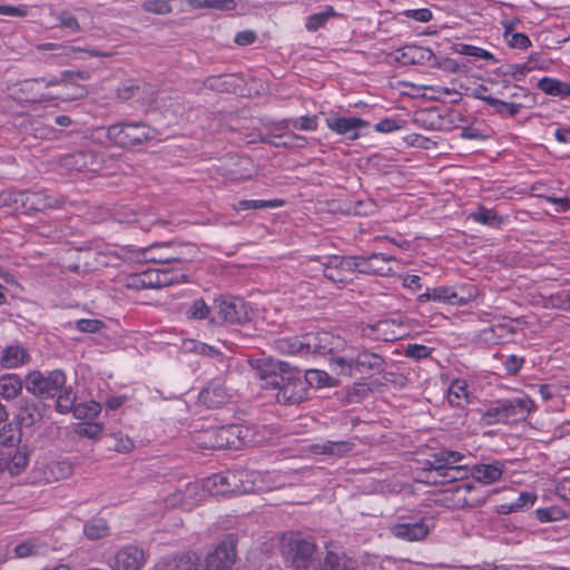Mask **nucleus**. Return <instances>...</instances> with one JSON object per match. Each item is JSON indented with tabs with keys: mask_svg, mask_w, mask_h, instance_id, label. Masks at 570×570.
<instances>
[{
	"mask_svg": "<svg viewBox=\"0 0 570 570\" xmlns=\"http://www.w3.org/2000/svg\"><path fill=\"white\" fill-rule=\"evenodd\" d=\"M262 389L275 390L281 404H298L306 399V382L298 370L285 362H269L258 368Z\"/></svg>",
	"mask_w": 570,
	"mask_h": 570,
	"instance_id": "obj_1",
	"label": "nucleus"
},
{
	"mask_svg": "<svg viewBox=\"0 0 570 570\" xmlns=\"http://www.w3.org/2000/svg\"><path fill=\"white\" fill-rule=\"evenodd\" d=\"M157 130L145 122H118L107 128V138L116 146L130 149L155 139Z\"/></svg>",
	"mask_w": 570,
	"mask_h": 570,
	"instance_id": "obj_2",
	"label": "nucleus"
},
{
	"mask_svg": "<svg viewBox=\"0 0 570 570\" xmlns=\"http://www.w3.org/2000/svg\"><path fill=\"white\" fill-rule=\"evenodd\" d=\"M66 384V374L61 370L31 371L24 377L26 390L40 400L53 399Z\"/></svg>",
	"mask_w": 570,
	"mask_h": 570,
	"instance_id": "obj_3",
	"label": "nucleus"
},
{
	"mask_svg": "<svg viewBox=\"0 0 570 570\" xmlns=\"http://www.w3.org/2000/svg\"><path fill=\"white\" fill-rule=\"evenodd\" d=\"M281 551L295 570H306L313 560L316 544L297 533L284 534Z\"/></svg>",
	"mask_w": 570,
	"mask_h": 570,
	"instance_id": "obj_4",
	"label": "nucleus"
},
{
	"mask_svg": "<svg viewBox=\"0 0 570 570\" xmlns=\"http://www.w3.org/2000/svg\"><path fill=\"white\" fill-rule=\"evenodd\" d=\"M219 323L244 324L250 320L252 308L240 297L222 296L215 299Z\"/></svg>",
	"mask_w": 570,
	"mask_h": 570,
	"instance_id": "obj_5",
	"label": "nucleus"
},
{
	"mask_svg": "<svg viewBox=\"0 0 570 570\" xmlns=\"http://www.w3.org/2000/svg\"><path fill=\"white\" fill-rule=\"evenodd\" d=\"M307 354L334 355L345 347V340L330 332L306 333Z\"/></svg>",
	"mask_w": 570,
	"mask_h": 570,
	"instance_id": "obj_6",
	"label": "nucleus"
},
{
	"mask_svg": "<svg viewBox=\"0 0 570 570\" xmlns=\"http://www.w3.org/2000/svg\"><path fill=\"white\" fill-rule=\"evenodd\" d=\"M237 540L234 534H228L222 540L214 551L209 552L205 559L207 570H227L236 561Z\"/></svg>",
	"mask_w": 570,
	"mask_h": 570,
	"instance_id": "obj_7",
	"label": "nucleus"
},
{
	"mask_svg": "<svg viewBox=\"0 0 570 570\" xmlns=\"http://www.w3.org/2000/svg\"><path fill=\"white\" fill-rule=\"evenodd\" d=\"M187 282V276L175 269H149L137 279V287L163 288L174 284Z\"/></svg>",
	"mask_w": 570,
	"mask_h": 570,
	"instance_id": "obj_8",
	"label": "nucleus"
},
{
	"mask_svg": "<svg viewBox=\"0 0 570 570\" xmlns=\"http://www.w3.org/2000/svg\"><path fill=\"white\" fill-rule=\"evenodd\" d=\"M146 562V554L137 546H126L109 559L108 564L112 570H141Z\"/></svg>",
	"mask_w": 570,
	"mask_h": 570,
	"instance_id": "obj_9",
	"label": "nucleus"
},
{
	"mask_svg": "<svg viewBox=\"0 0 570 570\" xmlns=\"http://www.w3.org/2000/svg\"><path fill=\"white\" fill-rule=\"evenodd\" d=\"M60 164L68 170L95 171L100 165L99 155L90 149L77 150L61 157Z\"/></svg>",
	"mask_w": 570,
	"mask_h": 570,
	"instance_id": "obj_10",
	"label": "nucleus"
},
{
	"mask_svg": "<svg viewBox=\"0 0 570 570\" xmlns=\"http://www.w3.org/2000/svg\"><path fill=\"white\" fill-rule=\"evenodd\" d=\"M385 360L382 355L374 353L367 348L360 350L353 356L354 373L362 375L381 374L385 370Z\"/></svg>",
	"mask_w": 570,
	"mask_h": 570,
	"instance_id": "obj_11",
	"label": "nucleus"
},
{
	"mask_svg": "<svg viewBox=\"0 0 570 570\" xmlns=\"http://www.w3.org/2000/svg\"><path fill=\"white\" fill-rule=\"evenodd\" d=\"M326 126L337 135L345 136L350 140L360 137V129L368 126V122L358 117H328Z\"/></svg>",
	"mask_w": 570,
	"mask_h": 570,
	"instance_id": "obj_12",
	"label": "nucleus"
},
{
	"mask_svg": "<svg viewBox=\"0 0 570 570\" xmlns=\"http://www.w3.org/2000/svg\"><path fill=\"white\" fill-rule=\"evenodd\" d=\"M434 59V52L416 45H406L396 50L395 60L402 65L429 66Z\"/></svg>",
	"mask_w": 570,
	"mask_h": 570,
	"instance_id": "obj_13",
	"label": "nucleus"
},
{
	"mask_svg": "<svg viewBox=\"0 0 570 570\" xmlns=\"http://www.w3.org/2000/svg\"><path fill=\"white\" fill-rule=\"evenodd\" d=\"M534 403L529 397H515L502 401L503 423L522 421L533 409Z\"/></svg>",
	"mask_w": 570,
	"mask_h": 570,
	"instance_id": "obj_14",
	"label": "nucleus"
},
{
	"mask_svg": "<svg viewBox=\"0 0 570 570\" xmlns=\"http://www.w3.org/2000/svg\"><path fill=\"white\" fill-rule=\"evenodd\" d=\"M229 400L227 389L218 381L209 382L198 395V401L208 409L219 407Z\"/></svg>",
	"mask_w": 570,
	"mask_h": 570,
	"instance_id": "obj_15",
	"label": "nucleus"
},
{
	"mask_svg": "<svg viewBox=\"0 0 570 570\" xmlns=\"http://www.w3.org/2000/svg\"><path fill=\"white\" fill-rule=\"evenodd\" d=\"M59 206V200L52 196L39 191H23L24 213L42 212Z\"/></svg>",
	"mask_w": 570,
	"mask_h": 570,
	"instance_id": "obj_16",
	"label": "nucleus"
},
{
	"mask_svg": "<svg viewBox=\"0 0 570 570\" xmlns=\"http://www.w3.org/2000/svg\"><path fill=\"white\" fill-rule=\"evenodd\" d=\"M261 141L273 147L282 148H304L307 145V139L304 136L297 135L293 131L284 134H266L261 137Z\"/></svg>",
	"mask_w": 570,
	"mask_h": 570,
	"instance_id": "obj_17",
	"label": "nucleus"
},
{
	"mask_svg": "<svg viewBox=\"0 0 570 570\" xmlns=\"http://www.w3.org/2000/svg\"><path fill=\"white\" fill-rule=\"evenodd\" d=\"M40 79H26L19 83L17 94L20 99L28 102H45L56 99L55 96L46 94L40 90Z\"/></svg>",
	"mask_w": 570,
	"mask_h": 570,
	"instance_id": "obj_18",
	"label": "nucleus"
},
{
	"mask_svg": "<svg viewBox=\"0 0 570 570\" xmlns=\"http://www.w3.org/2000/svg\"><path fill=\"white\" fill-rule=\"evenodd\" d=\"M43 410L45 405L40 402L21 400L18 412L19 424L26 428L32 426L42 419Z\"/></svg>",
	"mask_w": 570,
	"mask_h": 570,
	"instance_id": "obj_19",
	"label": "nucleus"
},
{
	"mask_svg": "<svg viewBox=\"0 0 570 570\" xmlns=\"http://www.w3.org/2000/svg\"><path fill=\"white\" fill-rule=\"evenodd\" d=\"M390 532L405 541H417L426 537L429 529L424 522L397 523L390 527Z\"/></svg>",
	"mask_w": 570,
	"mask_h": 570,
	"instance_id": "obj_20",
	"label": "nucleus"
},
{
	"mask_svg": "<svg viewBox=\"0 0 570 570\" xmlns=\"http://www.w3.org/2000/svg\"><path fill=\"white\" fill-rule=\"evenodd\" d=\"M503 468L504 464L500 461L487 464H476L471 469V475L476 482L491 484L502 476Z\"/></svg>",
	"mask_w": 570,
	"mask_h": 570,
	"instance_id": "obj_21",
	"label": "nucleus"
},
{
	"mask_svg": "<svg viewBox=\"0 0 570 570\" xmlns=\"http://www.w3.org/2000/svg\"><path fill=\"white\" fill-rule=\"evenodd\" d=\"M357 562L345 553L327 551L325 557L320 560L317 570H356Z\"/></svg>",
	"mask_w": 570,
	"mask_h": 570,
	"instance_id": "obj_22",
	"label": "nucleus"
},
{
	"mask_svg": "<svg viewBox=\"0 0 570 570\" xmlns=\"http://www.w3.org/2000/svg\"><path fill=\"white\" fill-rule=\"evenodd\" d=\"M222 426L210 428L197 436V444L205 450L227 449L225 434Z\"/></svg>",
	"mask_w": 570,
	"mask_h": 570,
	"instance_id": "obj_23",
	"label": "nucleus"
},
{
	"mask_svg": "<svg viewBox=\"0 0 570 570\" xmlns=\"http://www.w3.org/2000/svg\"><path fill=\"white\" fill-rule=\"evenodd\" d=\"M235 479V474L232 473L214 474L205 481L204 487L216 495L225 494L236 491L237 484L235 482L233 483Z\"/></svg>",
	"mask_w": 570,
	"mask_h": 570,
	"instance_id": "obj_24",
	"label": "nucleus"
},
{
	"mask_svg": "<svg viewBox=\"0 0 570 570\" xmlns=\"http://www.w3.org/2000/svg\"><path fill=\"white\" fill-rule=\"evenodd\" d=\"M273 344L275 350L283 354H307L305 334L302 336L279 337Z\"/></svg>",
	"mask_w": 570,
	"mask_h": 570,
	"instance_id": "obj_25",
	"label": "nucleus"
},
{
	"mask_svg": "<svg viewBox=\"0 0 570 570\" xmlns=\"http://www.w3.org/2000/svg\"><path fill=\"white\" fill-rule=\"evenodd\" d=\"M29 361L28 352L19 345H10L3 350L0 364L4 368H16Z\"/></svg>",
	"mask_w": 570,
	"mask_h": 570,
	"instance_id": "obj_26",
	"label": "nucleus"
},
{
	"mask_svg": "<svg viewBox=\"0 0 570 570\" xmlns=\"http://www.w3.org/2000/svg\"><path fill=\"white\" fill-rule=\"evenodd\" d=\"M394 322L390 320H382L375 324L366 325L362 328V335L374 341H394L397 336L394 333H389L387 330Z\"/></svg>",
	"mask_w": 570,
	"mask_h": 570,
	"instance_id": "obj_27",
	"label": "nucleus"
},
{
	"mask_svg": "<svg viewBox=\"0 0 570 570\" xmlns=\"http://www.w3.org/2000/svg\"><path fill=\"white\" fill-rule=\"evenodd\" d=\"M150 89H151V87L146 83H142L140 86L138 83L135 85V83L124 82L121 86L118 87L117 96H118V98H120L122 100H128L134 97L141 98L142 95L147 90H149L148 101L151 104L157 100V94L155 90H150Z\"/></svg>",
	"mask_w": 570,
	"mask_h": 570,
	"instance_id": "obj_28",
	"label": "nucleus"
},
{
	"mask_svg": "<svg viewBox=\"0 0 570 570\" xmlns=\"http://www.w3.org/2000/svg\"><path fill=\"white\" fill-rule=\"evenodd\" d=\"M537 86L546 95L560 98L570 96V83L556 78L543 77L538 81Z\"/></svg>",
	"mask_w": 570,
	"mask_h": 570,
	"instance_id": "obj_29",
	"label": "nucleus"
},
{
	"mask_svg": "<svg viewBox=\"0 0 570 570\" xmlns=\"http://www.w3.org/2000/svg\"><path fill=\"white\" fill-rule=\"evenodd\" d=\"M23 386L24 381H22L17 374H6L0 376V395L6 400L17 397Z\"/></svg>",
	"mask_w": 570,
	"mask_h": 570,
	"instance_id": "obj_30",
	"label": "nucleus"
},
{
	"mask_svg": "<svg viewBox=\"0 0 570 570\" xmlns=\"http://www.w3.org/2000/svg\"><path fill=\"white\" fill-rule=\"evenodd\" d=\"M353 448L354 443L351 441H326L322 444L314 445V449L317 453L337 456H342L351 452Z\"/></svg>",
	"mask_w": 570,
	"mask_h": 570,
	"instance_id": "obj_31",
	"label": "nucleus"
},
{
	"mask_svg": "<svg viewBox=\"0 0 570 570\" xmlns=\"http://www.w3.org/2000/svg\"><path fill=\"white\" fill-rule=\"evenodd\" d=\"M9 473L12 476L21 474L28 466L29 454L26 448H10Z\"/></svg>",
	"mask_w": 570,
	"mask_h": 570,
	"instance_id": "obj_32",
	"label": "nucleus"
},
{
	"mask_svg": "<svg viewBox=\"0 0 570 570\" xmlns=\"http://www.w3.org/2000/svg\"><path fill=\"white\" fill-rule=\"evenodd\" d=\"M159 570H200V559L196 554H181Z\"/></svg>",
	"mask_w": 570,
	"mask_h": 570,
	"instance_id": "obj_33",
	"label": "nucleus"
},
{
	"mask_svg": "<svg viewBox=\"0 0 570 570\" xmlns=\"http://www.w3.org/2000/svg\"><path fill=\"white\" fill-rule=\"evenodd\" d=\"M284 202L281 199H271V200H262V199H243L233 205L234 210L243 212V210H256V209H265V208H277L283 206Z\"/></svg>",
	"mask_w": 570,
	"mask_h": 570,
	"instance_id": "obj_34",
	"label": "nucleus"
},
{
	"mask_svg": "<svg viewBox=\"0 0 570 570\" xmlns=\"http://www.w3.org/2000/svg\"><path fill=\"white\" fill-rule=\"evenodd\" d=\"M187 317L190 320H208L210 324H219L216 316L210 315V307L206 304L203 298L195 299L189 309L187 311Z\"/></svg>",
	"mask_w": 570,
	"mask_h": 570,
	"instance_id": "obj_35",
	"label": "nucleus"
},
{
	"mask_svg": "<svg viewBox=\"0 0 570 570\" xmlns=\"http://www.w3.org/2000/svg\"><path fill=\"white\" fill-rule=\"evenodd\" d=\"M222 430L227 432L225 434V443L227 444L228 449L237 448L238 446L237 442L240 444H245L247 442V436H248L249 431L246 428H242L239 425L232 424V425L222 426Z\"/></svg>",
	"mask_w": 570,
	"mask_h": 570,
	"instance_id": "obj_36",
	"label": "nucleus"
},
{
	"mask_svg": "<svg viewBox=\"0 0 570 570\" xmlns=\"http://www.w3.org/2000/svg\"><path fill=\"white\" fill-rule=\"evenodd\" d=\"M204 86L218 92L235 91L234 78L230 75L209 76L204 80Z\"/></svg>",
	"mask_w": 570,
	"mask_h": 570,
	"instance_id": "obj_37",
	"label": "nucleus"
},
{
	"mask_svg": "<svg viewBox=\"0 0 570 570\" xmlns=\"http://www.w3.org/2000/svg\"><path fill=\"white\" fill-rule=\"evenodd\" d=\"M469 474H471V470L465 465H444L440 480L434 479L432 482L452 483L459 480L463 481Z\"/></svg>",
	"mask_w": 570,
	"mask_h": 570,
	"instance_id": "obj_38",
	"label": "nucleus"
},
{
	"mask_svg": "<svg viewBox=\"0 0 570 570\" xmlns=\"http://www.w3.org/2000/svg\"><path fill=\"white\" fill-rule=\"evenodd\" d=\"M109 525L105 519H92L83 525V533L89 540H99L109 534Z\"/></svg>",
	"mask_w": 570,
	"mask_h": 570,
	"instance_id": "obj_39",
	"label": "nucleus"
},
{
	"mask_svg": "<svg viewBox=\"0 0 570 570\" xmlns=\"http://www.w3.org/2000/svg\"><path fill=\"white\" fill-rule=\"evenodd\" d=\"M488 106L493 108L494 114H508L511 117L517 116L525 107L522 102H507L498 98L488 99Z\"/></svg>",
	"mask_w": 570,
	"mask_h": 570,
	"instance_id": "obj_40",
	"label": "nucleus"
},
{
	"mask_svg": "<svg viewBox=\"0 0 570 570\" xmlns=\"http://www.w3.org/2000/svg\"><path fill=\"white\" fill-rule=\"evenodd\" d=\"M357 268L356 271L364 274H373L385 276L392 273L390 266H373L372 255L370 256H355Z\"/></svg>",
	"mask_w": 570,
	"mask_h": 570,
	"instance_id": "obj_41",
	"label": "nucleus"
},
{
	"mask_svg": "<svg viewBox=\"0 0 570 570\" xmlns=\"http://www.w3.org/2000/svg\"><path fill=\"white\" fill-rule=\"evenodd\" d=\"M57 400H56V410L59 413H68L70 411L73 412V409L77 404H75L76 401V394L72 392L70 387L63 386L58 393H57Z\"/></svg>",
	"mask_w": 570,
	"mask_h": 570,
	"instance_id": "obj_42",
	"label": "nucleus"
},
{
	"mask_svg": "<svg viewBox=\"0 0 570 570\" xmlns=\"http://www.w3.org/2000/svg\"><path fill=\"white\" fill-rule=\"evenodd\" d=\"M478 289L472 284H463L454 287L453 305L464 306L475 298Z\"/></svg>",
	"mask_w": 570,
	"mask_h": 570,
	"instance_id": "obj_43",
	"label": "nucleus"
},
{
	"mask_svg": "<svg viewBox=\"0 0 570 570\" xmlns=\"http://www.w3.org/2000/svg\"><path fill=\"white\" fill-rule=\"evenodd\" d=\"M23 191L3 190L0 193V208L8 207L13 210H22Z\"/></svg>",
	"mask_w": 570,
	"mask_h": 570,
	"instance_id": "obj_44",
	"label": "nucleus"
},
{
	"mask_svg": "<svg viewBox=\"0 0 570 570\" xmlns=\"http://www.w3.org/2000/svg\"><path fill=\"white\" fill-rule=\"evenodd\" d=\"M334 16H336V12L334 11L333 7H327L325 11L311 14L306 19V29L308 31H317L320 28L325 26L326 21L331 17Z\"/></svg>",
	"mask_w": 570,
	"mask_h": 570,
	"instance_id": "obj_45",
	"label": "nucleus"
},
{
	"mask_svg": "<svg viewBox=\"0 0 570 570\" xmlns=\"http://www.w3.org/2000/svg\"><path fill=\"white\" fill-rule=\"evenodd\" d=\"M471 216L475 222L491 227H497L502 223V218L494 210L482 206Z\"/></svg>",
	"mask_w": 570,
	"mask_h": 570,
	"instance_id": "obj_46",
	"label": "nucleus"
},
{
	"mask_svg": "<svg viewBox=\"0 0 570 570\" xmlns=\"http://www.w3.org/2000/svg\"><path fill=\"white\" fill-rule=\"evenodd\" d=\"M101 411L99 403L91 401L90 403H79L73 409V416L79 420L95 419Z\"/></svg>",
	"mask_w": 570,
	"mask_h": 570,
	"instance_id": "obj_47",
	"label": "nucleus"
},
{
	"mask_svg": "<svg viewBox=\"0 0 570 570\" xmlns=\"http://www.w3.org/2000/svg\"><path fill=\"white\" fill-rule=\"evenodd\" d=\"M331 365L338 375L352 376L354 374L353 356H338L331 357Z\"/></svg>",
	"mask_w": 570,
	"mask_h": 570,
	"instance_id": "obj_48",
	"label": "nucleus"
},
{
	"mask_svg": "<svg viewBox=\"0 0 570 570\" xmlns=\"http://www.w3.org/2000/svg\"><path fill=\"white\" fill-rule=\"evenodd\" d=\"M453 50L458 53L465 55V56H472V57L482 58L485 60H494V57L491 52H489L485 49L474 47L471 45L455 43L453 46Z\"/></svg>",
	"mask_w": 570,
	"mask_h": 570,
	"instance_id": "obj_49",
	"label": "nucleus"
},
{
	"mask_svg": "<svg viewBox=\"0 0 570 570\" xmlns=\"http://www.w3.org/2000/svg\"><path fill=\"white\" fill-rule=\"evenodd\" d=\"M529 72V68L525 67V63H509L501 66L498 68L497 73L499 76H511L515 81H521L524 79L525 75Z\"/></svg>",
	"mask_w": 570,
	"mask_h": 570,
	"instance_id": "obj_50",
	"label": "nucleus"
},
{
	"mask_svg": "<svg viewBox=\"0 0 570 570\" xmlns=\"http://www.w3.org/2000/svg\"><path fill=\"white\" fill-rule=\"evenodd\" d=\"M141 8L146 12L161 16L168 14L173 11V7L168 0H145L141 3Z\"/></svg>",
	"mask_w": 570,
	"mask_h": 570,
	"instance_id": "obj_51",
	"label": "nucleus"
},
{
	"mask_svg": "<svg viewBox=\"0 0 570 570\" xmlns=\"http://www.w3.org/2000/svg\"><path fill=\"white\" fill-rule=\"evenodd\" d=\"M75 432L79 436L96 440L102 433V425L99 423L81 422L76 425Z\"/></svg>",
	"mask_w": 570,
	"mask_h": 570,
	"instance_id": "obj_52",
	"label": "nucleus"
},
{
	"mask_svg": "<svg viewBox=\"0 0 570 570\" xmlns=\"http://www.w3.org/2000/svg\"><path fill=\"white\" fill-rule=\"evenodd\" d=\"M331 377L328 374L321 370H308L306 371L303 381L306 382V386L323 387L328 385Z\"/></svg>",
	"mask_w": 570,
	"mask_h": 570,
	"instance_id": "obj_53",
	"label": "nucleus"
},
{
	"mask_svg": "<svg viewBox=\"0 0 570 570\" xmlns=\"http://www.w3.org/2000/svg\"><path fill=\"white\" fill-rule=\"evenodd\" d=\"M20 442V435H18L11 424H6L0 430V445L1 448H16Z\"/></svg>",
	"mask_w": 570,
	"mask_h": 570,
	"instance_id": "obj_54",
	"label": "nucleus"
},
{
	"mask_svg": "<svg viewBox=\"0 0 570 570\" xmlns=\"http://www.w3.org/2000/svg\"><path fill=\"white\" fill-rule=\"evenodd\" d=\"M331 264L337 266L342 275L344 272H355L357 268L355 256H332Z\"/></svg>",
	"mask_w": 570,
	"mask_h": 570,
	"instance_id": "obj_55",
	"label": "nucleus"
},
{
	"mask_svg": "<svg viewBox=\"0 0 570 570\" xmlns=\"http://www.w3.org/2000/svg\"><path fill=\"white\" fill-rule=\"evenodd\" d=\"M454 287L438 286L432 288V301L453 305Z\"/></svg>",
	"mask_w": 570,
	"mask_h": 570,
	"instance_id": "obj_56",
	"label": "nucleus"
},
{
	"mask_svg": "<svg viewBox=\"0 0 570 570\" xmlns=\"http://www.w3.org/2000/svg\"><path fill=\"white\" fill-rule=\"evenodd\" d=\"M535 515L541 522H552L561 520L564 517V513L557 507H550L537 509Z\"/></svg>",
	"mask_w": 570,
	"mask_h": 570,
	"instance_id": "obj_57",
	"label": "nucleus"
},
{
	"mask_svg": "<svg viewBox=\"0 0 570 570\" xmlns=\"http://www.w3.org/2000/svg\"><path fill=\"white\" fill-rule=\"evenodd\" d=\"M537 501V495L533 492H521L514 501H512V505L515 512L523 511L530 509L534 505Z\"/></svg>",
	"mask_w": 570,
	"mask_h": 570,
	"instance_id": "obj_58",
	"label": "nucleus"
},
{
	"mask_svg": "<svg viewBox=\"0 0 570 570\" xmlns=\"http://www.w3.org/2000/svg\"><path fill=\"white\" fill-rule=\"evenodd\" d=\"M466 395L468 393L465 385L454 383L450 387L448 399L452 406L460 407L462 406V400H465Z\"/></svg>",
	"mask_w": 570,
	"mask_h": 570,
	"instance_id": "obj_59",
	"label": "nucleus"
},
{
	"mask_svg": "<svg viewBox=\"0 0 570 570\" xmlns=\"http://www.w3.org/2000/svg\"><path fill=\"white\" fill-rule=\"evenodd\" d=\"M430 67L438 68V69L448 71V72H459L460 71V66L454 59L448 58V57L439 58L435 55H434V59H432V61L430 63Z\"/></svg>",
	"mask_w": 570,
	"mask_h": 570,
	"instance_id": "obj_60",
	"label": "nucleus"
},
{
	"mask_svg": "<svg viewBox=\"0 0 570 570\" xmlns=\"http://www.w3.org/2000/svg\"><path fill=\"white\" fill-rule=\"evenodd\" d=\"M59 26L66 28L72 32L80 31V24L77 18L69 11H60L58 14Z\"/></svg>",
	"mask_w": 570,
	"mask_h": 570,
	"instance_id": "obj_61",
	"label": "nucleus"
},
{
	"mask_svg": "<svg viewBox=\"0 0 570 570\" xmlns=\"http://www.w3.org/2000/svg\"><path fill=\"white\" fill-rule=\"evenodd\" d=\"M39 552V546L33 540H27L14 548V554L18 558H27Z\"/></svg>",
	"mask_w": 570,
	"mask_h": 570,
	"instance_id": "obj_62",
	"label": "nucleus"
},
{
	"mask_svg": "<svg viewBox=\"0 0 570 570\" xmlns=\"http://www.w3.org/2000/svg\"><path fill=\"white\" fill-rule=\"evenodd\" d=\"M439 453V463L442 462L443 465H459L458 463H460L463 459H464V454H462L461 452H458V451H452V450H441L438 452Z\"/></svg>",
	"mask_w": 570,
	"mask_h": 570,
	"instance_id": "obj_63",
	"label": "nucleus"
},
{
	"mask_svg": "<svg viewBox=\"0 0 570 570\" xmlns=\"http://www.w3.org/2000/svg\"><path fill=\"white\" fill-rule=\"evenodd\" d=\"M292 127L299 130H316L317 129V117L316 116H303L295 119H291Z\"/></svg>",
	"mask_w": 570,
	"mask_h": 570,
	"instance_id": "obj_64",
	"label": "nucleus"
}]
</instances>
